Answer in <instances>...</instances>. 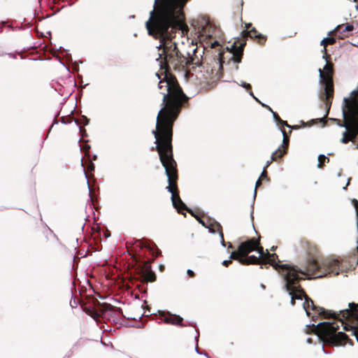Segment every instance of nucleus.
<instances>
[{
    "label": "nucleus",
    "instance_id": "obj_1",
    "mask_svg": "<svg viewBox=\"0 0 358 358\" xmlns=\"http://www.w3.org/2000/svg\"><path fill=\"white\" fill-rule=\"evenodd\" d=\"M315 248H309L306 252V261L299 267L294 264L273 263V268L280 275L282 281V289L287 292L291 297L290 303L294 306L295 300H303V307L306 315L313 321L317 319H332V322H322L317 324H308L306 325L305 332L307 334H315L318 341L322 343V350L326 355L332 353L324 345L331 347L344 346L349 340L348 336L334 320L340 321L344 331H348L346 320L358 318V303H348V308L338 310H327L315 305L309 298L305 290L300 285L303 280H309L313 276L323 278L337 275L340 273L346 272L348 269V263L339 258L322 257L316 252Z\"/></svg>",
    "mask_w": 358,
    "mask_h": 358
},
{
    "label": "nucleus",
    "instance_id": "obj_2",
    "mask_svg": "<svg viewBox=\"0 0 358 358\" xmlns=\"http://www.w3.org/2000/svg\"><path fill=\"white\" fill-rule=\"evenodd\" d=\"M178 55V49H158V96L162 98L158 110V158L167 178L166 189L171 194L173 207L181 213L187 205L179 196L176 197L173 192L178 172L172 145L173 127L182 108L177 92L178 83L171 70L177 65Z\"/></svg>",
    "mask_w": 358,
    "mask_h": 358
},
{
    "label": "nucleus",
    "instance_id": "obj_3",
    "mask_svg": "<svg viewBox=\"0 0 358 358\" xmlns=\"http://www.w3.org/2000/svg\"><path fill=\"white\" fill-rule=\"evenodd\" d=\"M191 0H158V38L163 29L180 26L185 20L184 8Z\"/></svg>",
    "mask_w": 358,
    "mask_h": 358
},
{
    "label": "nucleus",
    "instance_id": "obj_4",
    "mask_svg": "<svg viewBox=\"0 0 358 358\" xmlns=\"http://www.w3.org/2000/svg\"><path fill=\"white\" fill-rule=\"evenodd\" d=\"M137 248L131 258L141 267L145 277L153 282L156 279V274L151 264L157 257L155 243L152 241L143 240Z\"/></svg>",
    "mask_w": 358,
    "mask_h": 358
},
{
    "label": "nucleus",
    "instance_id": "obj_5",
    "mask_svg": "<svg viewBox=\"0 0 358 358\" xmlns=\"http://www.w3.org/2000/svg\"><path fill=\"white\" fill-rule=\"evenodd\" d=\"M93 318L97 323L99 319H102L106 322L119 325L120 327H143L142 324L136 321L131 322L130 324V322L124 318L122 310L120 308L108 303L103 304L102 307L94 314Z\"/></svg>",
    "mask_w": 358,
    "mask_h": 358
},
{
    "label": "nucleus",
    "instance_id": "obj_6",
    "mask_svg": "<svg viewBox=\"0 0 358 358\" xmlns=\"http://www.w3.org/2000/svg\"><path fill=\"white\" fill-rule=\"evenodd\" d=\"M190 25L193 27L197 36L201 39L213 44H219L217 40L212 42L213 38L219 33V30L208 17L199 16L196 19L192 20Z\"/></svg>",
    "mask_w": 358,
    "mask_h": 358
},
{
    "label": "nucleus",
    "instance_id": "obj_7",
    "mask_svg": "<svg viewBox=\"0 0 358 358\" xmlns=\"http://www.w3.org/2000/svg\"><path fill=\"white\" fill-rule=\"evenodd\" d=\"M319 83L320 85V90L318 93V98L322 102L320 103V107H323L324 106L326 113L322 117H319L316 119L311 120V122L317 121L319 122H323V118L328 115L330 110L331 99L333 96V87L330 83V81L325 78L324 75L322 74L321 69H319Z\"/></svg>",
    "mask_w": 358,
    "mask_h": 358
},
{
    "label": "nucleus",
    "instance_id": "obj_8",
    "mask_svg": "<svg viewBox=\"0 0 358 358\" xmlns=\"http://www.w3.org/2000/svg\"><path fill=\"white\" fill-rule=\"evenodd\" d=\"M260 258H262L264 261V264L260 266L261 268H263L264 266L267 268L268 266H271L273 267V263L274 262H279L282 264L275 253H270L268 250H266L265 252L263 250L262 256L259 255V257H257L255 255H238L237 257V261L243 265L255 264H258Z\"/></svg>",
    "mask_w": 358,
    "mask_h": 358
},
{
    "label": "nucleus",
    "instance_id": "obj_9",
    "mask_svg": "<svg viewBox=\"0 0 358 358\" xmlns=\"http://www.w3.org/2000/svg\"><path fill=\"white\" fill-rule=\"evenodd\" d=\"M158 320L180 327H192L195 329L196 334V335H198V333H199V329L196 322L188 321L186 323H182V321L184 320L182 317L180 316L179 315L172 314L169 311L161 310L158 309Z\"/></svg>",
    "mask_w": 358,
    "mask_h": 358
},
{
    "label": "nucleus",
    "instance_id": "obj_10",
    "mask_svg": "<svg viewBox=\"0 0 358 358\" xmlns=\"http://www.w3.org/2000/svg\"><path fill=\"white\" fill-rule=\"evenodd\" d=\"M253 251H257L260 256H262L263 247L255 238H246L245 240L239 242L236 253L238 257L248 255Z\"/></svg>",
    "mask_w": 358,
    "mask_h": 358
},
{
    "label": "nucleus",
    "instance_id": "obj_11",
    "mask_svg": "<svg viewBox=\"0 0 358 358\" xmlns=\"http://www.w3.org/2000/svg\"><path fill=\"white\" fill-rule=\"evenodd\" d=\"M245 45V42H241L238 46L235 43L231 45V50L229 52L230 57L226 64L230 69L234 68L235 71H238V64L241 62Z\"/></svg>",
    "mask_w": 358,
    "mask_h": 358
},
{
    "label": "nucleus",
    "instance_id": "obj_12",
    "mask_svg": "<svg viewBox=\"0 0 358 358\" xmlns=\"http://www.w3.org/2000/svg\"><path fill=\"white\" fill-rule=\"evenodd\" d=\"M157 3L158 1L154 0L152 10L150 12V17L145 23L148 34L155 40H157Z\"/></svg>",
    "mask_w": 358,
    "mask_h": 358
},
{
    "label": "nucleus",
    "instance_id": "obj_13",
    "mask_svg": "<svg viewBox=\"0 0 358 358\" xmlns=\"http://www.w3.org/2000/svg\"><path fill=\"white\" fill-rule=\"evenodd\" d=\"M157 3L158 1L154 0L152 10L150 12V17L145 23L148 34L155 40H157Z\"/></svg>",
    "mask_w": 358,
    "mask_h": 358
},
{
    "label": "nucleus",
    "instance_id": "obj_14",
    "mask_svg": "<svg viewBox=\"0 0 358 358\" xmlns=\"http://www.w3.org/2000/svg\"><path fill=\"white\" fill-rule=\"evenodd\" d=\"M102 234L103 236H105L106 238L110 236V232H101V231H93V234H92V241L89 243V250H91L92 252H98L101 250L102 249V245H101V238H102Z\"/></svg>",
    "mask_w": 358,
    "mask_h": 358
},
{
    "label": "nucleus",
    "instance_id": "obj_15",
    "mask_svg": "<svg viewBox=\"0 0 358 358\" xmlns=\"http://www.w3.org/2000/svg\"><path fill=\"white\" fill-rule=\"evenodd\" d=\"M206 219H207V222H205V220L201 217H200L199 218H197V221L203 227H205L206 229H208L209 233L215 234H216L215 229H221L222 228V225L220 224V223L218 222L214 218L207 215Z\"/></svg>",
    "mask_w": 358,
    "mask_h": 358
},
{
    "label": "nucleus",
    "instance_id": "obj_16",
    "mask_svg": "<svg viewBox=\"0 0 358 358\" xmlns=\"http://www.w3.org/2000/svg\"><path fill=\"white\" fill-rule=\"evenodd\" d=\"M245 27L247 29L251 27V29L248 31L249 37L255 39L257 42L260 45L265 43L267 39L266 36L258 32L255 27H252V23H245Z\"/></svg>",
    "mask_w": 358,
    "mask_h": 358
},
{
    "label": "nucleus",
    "instance_id": "obj_17",
    "mask_svg": "<svg viewBox=\"0 0 358 358\" xmlns=\"http://www.w3.org/2000/svg\"><path fill=\"white\" fill-rule=\"evenodd\" d=\"M354 30L355 27L352 24L346 23L337 25L333 31H335L336 34H341L344 32H352Z\"/></svg>",
    "mask_w": 358,
    "mask_h": 358
},
{
    "label": "nucleus",
    "instance_id": "obj_18",
    "mask_svg": "<svg viewBox=\"0 0 358 358\" xmlns=\"http://www.w3.org/2000/svg\"><path fill=\"white\" fill-rule=\"evenodd\" d=\"M280 131L283 136V140L282 144L278 147L280 148V150L277 153V155H275V157H277V162L279 159H281L283 157V156L285 155L288 152L287 146L282 148L283 145L285 144L286 143L285 130L283 129H280Z\"/></svg>",
    "mask_w": 358,
    "mask_h": 358
},
{
    "label": "nucleus",
    "instance_id": "obj_19",
    "mask_svg": "<svg viewBox=\"0 0 358 358\" xmlns=\"http://www.w3.org/2000/svg\"><path fill=\"white\" fill-rule=\"evenodd\" d=\"M273 118L275 124L278 127H287L292 129H298V125L290 126L287 124V121L282 120L276 112H273Z\"/></svg>",
    "mask_w": 358,
    "mask_h": 358
},
{
    "label": "nucleus",
    "instance_id": "obj_20",
    "mask_svg": "<svg viewBox=\"0 0 358 358\" xmlns=\"http://www.w3.org/2000/svg\"><path fill=\"white\" fill-rule=\"evenodd\" d=\"M260 185H261V181H260V179L259 178L255 183V188L254 189V193H253V200H252V203L251 204L250 218H251V220L252 222H253V220H254V215H254V205H255V199L257 196V187ZM252 225L254 226L253 223H252Z\"/></svg>",
    "mask_w": 358,
    "mask_h": 358
},
{
    "label": "nucleus",
    "instance_id": "obj_21",
    "mask_svg": "<svg viewBox=\"0 0 358 358\" xmlns=\"http://www.w3.org/2000/svg\"><path fill=\"white\" fill-rule=\"evenodd\" d=\"M318 163L317 167L318 169H322L324 167V164L329 162V158L328 156H326L323 154H320L317 157Z\"/></svg>",
    "mask_w": 358,
    "mask_h": 358
},
{
    "label": "nucleus",
    "instance_id": "obj_22",
    "mask_svg": "<svg viewBox=\"0 0 358 358\" xmlns=\"http://www.w3.org/2000/svg\"><path fill=\"white\" fill-rule=\"evenodd\" d=\"M32 26L31 21H28L26 18H24L23 22H22V25L20 26H15L13 31H20L23 30L27 28H29Z\"/></svg>",
    "mask_w": 358,
    "mask_h": 358
},
{
    "label": "nucleus",
    "instance_id": "obj_23",
    "mask_svg": "<svg viewBox=\"0 0 358 358\" xmlns=\"http://www.w3.org/2000/svg\"><path fill=\"white\" fill-rule=\"evenodd\" d=\"M90 121V119L84 115H81L78 120H74L75 124L78 127H80L79 124H83L84 126H87L89 124Z\"/></svg>",
    "mask_w": 358,
    "mask_h": 358
},
{
    "label": "nucleus",
    "instance_id": "obj_24",
    "mask_svg": "<svg viewBox=\"0 0 358 358\" xmlns=\"http://www.w3.org/2000/svg\"><path fill=\"white\" fill-rule=\"evenodd\" d=\"M185 210H187L196 220H197V218H199L200 217H201L199 213L195 212L194 210L188 208L187 206V208H185L184 209H181L180 210L181 213H179L186 216V213L185 212Z\"/></svg>",
    "mask_w": 358,
    "mask_h": 358
},
{
    "label": "nucleus",
    "instance_id": "obj_25",
    "mask_svg": "<svg viewBox=\"0 0 358 358\" xmlns=\"http://www.w3.org/2000/svg\"><path fill=\"white\" fill-rule=\"evenodd\" d=\"M83 171H84L85 178L87 180V187H88V190H89V199H88L87 202L90 203V206L92 210H93L92 206L94 204H93V199H92V191H91L87 174L85 170Z\"/></svg>",
    "mask_w": 358,
    "mask_h": 358
},
{
    "label": "nucleus",
    "instance_id": "obj_26",
    "mask_svg": "<svg viewBox=\"0 0 358 358\" xmlns=\"http://www.w3.org/2000/svg\"><path fill=\"white\" fill-rule=\"evenodd\" d=\"M280 150V148H278L276 150H275L271 157V159L268 160L266 162L265 166H264V171H266L267 168L273 162H277V157H275V155Z\"/></svg>",
    "mask_w": 358,
    "mask_h": 358
},
{
    "label": "nucleus",
    "instance_id": "obj_27",
    "mask_svg": "<svg viewBox=\"0 0 358 358\" xmlns=\"http://www.w3.org/2000/svg\"><path fill=\"white\" fill-rule=\"evenodd\" d=\"M222 227L221 229H216V233L218 232L219 236L220 237L221 245L222 247L225 248L226 245H229V247H228L229 248H232V244L231 243H229H229H226L224 241V235H223V233L222 231Z\"/></svg>",
    "mask_w": 358,
    "mask_h": 358
},
{
    "label": "nucleus",
    "instance_id": "obj_28",
    "mask_svg": "<svg viewBox=\"0 0 358 358\" xmlns=\"http://www.w3.org/2000/svg\"><path fill=\"white\" fill-rule=\"evenodd\" d=\"M334 31H330L328 34V36H329V34L333 32ZM336 42V39L334 38V37H330V36H327V37H325L321 41H320V45L322 46H325L327 43H329L331 44H333Z\"/></svg>",
    "mask_w": 358,
    "mask_h": 358
},
{
    "label": "nucleus",
    "instance_id": "obj_29",
    "mask_svg": "<svg viewBox=\"0 0 358 358\" xmlns=\"http://www.w3.org/2000/svg\"><path fill=\"white\" fill-rule=\"evenodd\" d=\"M330 56H327L326 55H324L322 56V59L325 60L326 62V64L323 67V70L325 71V73H330L331 71H332V67L331 65L329 64V59H328V57H329Z\"/></svg>",
    "mask_w": 358,
    "mask_h": 358
},
{
    "label": "nucleus",
    "instance_id": "obj_30",
    "mask_svg": "<svg viewBox=\"0 0 358 358\" xmlns=\"http://www.w3.org/2000/svg\"><path fill=\"white\" fill-rule=\"evenodd\" d=\"M232 259L237 260V255H236V252H234V251L231 253L229 259H225V260L222 261V265L225 266V267L229 266L230 265V264L231 263V259Z\"/></svg>",
    "mask_w": 358,
    "mask_h": 358
},
{
    "label": "nucleus",
    "instance_id": "obj_31",
    "mask_svg": "<svg viewBox=\"0 0 358 358\" xmlns=\"http://www.w3.org/2000/svg\"><path fill=\"white\" fill-rule=\"evenodd\" d=\"M52 85L55 90L57 91L61 96L65 95L63 92L64 87L61 84L56 83H52Z\"/></svg>",
    "mask_w": 358,
    "mask_h": 358
},
{
    "label": "nucleus",
    "instance_id": "obj_32",
    "mask_svg": "<svg viewBox=\"0 0 358 358\" xmlns=\"http://www.w3.org/2000/svg\"><path fill=\"white\" fill-rule=\"evenodd\" d=\"M236 83L237 85H238L239 86L244 88L245 90V91H248L250 89H252V85L250 83H246L245 81L241 80L239 83L238 82H236Z\"/></svg>",
    "mask_w": 358,
    "mask_h": 358
},
{
    "label": "nucleus",
    "instance_id": "obj_33",
    "mask_svg": "<svg viewBox=\"0 0 358 358\" xmlns=\"http://www.w3.org/2000/svg\"><path fill=\"white\" fill-rule=\"evenodd\" d=\"M152 134H153L155 139V141L154 142V144L155 145V146H152L150 148V150L154 151V150H157V125L155 126V129L152 131Z\"/></svg>",
    "mask_w": 358,
    "mask_h": 358
},
{
    "label": "nucleus",
    "instance_id": "obj_34",
    "mask_svg": "<svg viewBox=\"0 0 358 358\" xmlns=\"http://www.w3.org/2000/svg\"><path fill=\"white\" fill-rule=\"evenodd\" d=\"M14 22H15V20H12L10 23H9L8 21H2L1 22V24L8 27L10 29L13 31V29H14L15 27V26L13 25V23Z\"/></svg>",
    "mask_w": 358,
    "mask_h": 358
},
{
    "label": "nucleus",
    "instance_id": "obj_35",
    "mask_svg": "<svg viewBox=\"0 0 358 358\" xmlns=\"http://www.w3.org/2000/svg\"><path fill=\"white\" fill-rule=\"evenodd\" d=\"M62 49L63 51H64V57L66 59H72V57H71V55L69 52V51L64 48H63L62 47H59V50H61Z\"/></svg>",
    "mask_w": 358,
    "mask_h": 358
},
{
    "label": "nucleus",
    "instance_id": "obj_36",
    "mask_svg": "<svg viewBox=\"0 0 358 358\" xmlns=\"http://www.w3.org/2000/svg\"><path fill=\"white\" fill-rule=\"evenodd\" d=\"M60 122L64 124H70L71 122V120H70L69 117H65V116H62L61 118H60Z\"/></svg>",
    "mask_w": 358,
    "mask_h": 358
},
{
    "label": "nucleus",
    "instance_id": "obj_37",
    "mask_svg": "<svg viewBox=\"0 0 358 358\" xmlns=\"http://www.w3.org/2000/svg\"><path fill=\"white\" fill-rule=\"evenodd\" d=\"M346 133H347V131H343V137L341 139V142L344 144H346L349 142V138L346 137Z\"/></svg>",
    "mask_w": 358,
    "mask_h": 358
},
{
    "label": "nucleus",
    "instance_id": "obj_38",
    "mask_svg": "<svg viewBox=\"0 0 358 358\" xmlns=\"http://www.w3.org/2000/svg\"><path fill=\"white\" fill-rule=\"evenodd\" d=\"M249 94V95L256 101V102H259V99L255 96V95L254 94V93L252 92V89H250L249 90L247 91Z\"/></svg>",
    "mask_w": 358,
    "mask_h": 358
},
{
    "label": "nucleus",
    "instance_id": "obj_39",
    "mask_svg": "<svg viewBox=\"0 0 358 358\" xmlns=\"http://www.w3.org/2000/svg\"><path fill=\"white\" fill-rule=\"evenodd\" d=\"M59 115V112L57 113L56 116L53 118L52 120V124L50 125V128H49V131L52 129V128L53 127V126L55 124H58V120H57V117Z\"/></svg>",
    "mask_w": 358,
    "mask_h": 358
},
{
    "label": "nucleus",
    "instance_id": "obj_40",
    "mask_svg": "<svg viewBox=\"0 0 358 358\" xmlns=\"http://www.w3.org/2000/svg\"><path fill=\"white\" fill-rule=\"evenodd\" d=\"M91 148L90 145L89 144H86L83 147L80 145V150L82 151L83 150H85L87 152H90V149Z\"/></svg>",
    "mask_w": 358,
    "mask_h": 358
},
{
    "label": "nucleus",
    "instance_id": "obj_41",
    "mask_svg": "<svg viewBox=\"0 0 358 358\" xmlns=\"http://www.w3.org/2000/svg\"><path fill=\"white\" fill-rule=\"evenodd\" d=\"M88 169L91 171H94V169H95V164H94L93 162H90L89 163V166H88Z\"/></svg>",
    "mask_w": 358,
    "mask_h": 358
},
{
    "label": "nucleus",
    "instance_id": "obj_42",
    "mask_svg": "<svg viewBox=\"0 0 358 358\" xmlns=\"http://www.w3.org/2000/svg\"><path fill=\"white\" fill-rule=\"evenodd\" d=\"M187 274L191 278H193L195 275L194 272L192 269H187Z\"/></svg>",
    "mask_w": 358,
    "mask_h": 358
},
{
    "label": "nucleus",
    "instance_id": "obj_43",
    "mask_svg": "<svg viewBox=\"0 0 358 358\" xmlns=\"http://www.w3.org/2000/svg\"><path fill=\"white\" fill-rule=\"evenodd\" d=\"M79 131L82 133V137H85L87 136V131L85 129L83 130L80 127H78Z\"/></svg>",
    "mask_w": 358,
    "mask_h": 358
},
{
    "label": "nucleus",
    "instance_id": "obj_44",
    "mask_svg": "<svg viewBox=\"0 0 358 358\" xmlns=\"http://www.w3.org/2000/svg\"><path fill=\"white\" fill-rule=\"evenodd\" d=\"M70 305H71V308H74L77 307L78 303H77V302L76 301V299H73V302H72V300H71V301H70Z\"/></svg>",
    "mask_w": 358,
    "mask_h": 358
},
{
    "label": "nucleus",
    "instance_id": "obj_45",
    "mask_svg": "<svg viewBox=\"0 0 358 358\" xmlns=\"http://www.w3.org/2000/svg\"><path fill=\"white\" fill-rule=\"evenodd\" d=\"M194 350H195V352H196L198 355H202V354H203V351H201V350H199V345L197 346V345H195Z\"/></svg>",
    "mask_w": 358,
    "mask_h": 358
},
{
    "label": "nucleus",
    "instance_id": "obj_46",
    "mask_svg": "<svg viewBox=\"0 0 358 358\" xmlns=\"http://www.w3.org/2000/svg\"><path fill=\"white\" fill-rule=\"evenodd\" d=\"M158 270L160 272H163L165 270V266L164 264H158Z\"/></svg>",
    "mask_w": 358,
    "mask_h": 358
},
{
    "label": "nucleus",
    "instance_id": "obj_47",
    "mask_svg": "<svg viewBox=\"0 0 358 358\" xmlns=\"http://www.w3.org/2000/svg\"><path fill=\"white\" fill-rule=\"evenodd\" d=\"M199 336H200V334L199 333H198V335H196L194 336V341L196 343V345H197V346L199 345Z\"/></svg>",
    "mask_w": 358,
    "mask_h": 358
},
{
    "label": "nucleus",
    "instance_id": "obj_48",
    "mask_svg": "<svg viewBox=\"0 0 358 358\" xmlns=\"http://www.w3.org/2000/svg\"><path fill=\"white\" fill-rule=\"evenodd\" d=\"M227 59V57H224L223 59L220 60L219 62V64H220V69H222L223 68V64H225V59Z\"/></svg>",
    "mask_w": 358,
    "mask_h": 358
},
{
    "label": "nucleus",
    "instance_id": "obj_49",
    "mask_svg": "<svg viewBox=\"0 0 358 358\" xmlns=\"http://www.w3.org/2000/svg\"><path fill=\"white\" fill-rule=\"evenodd\" d=\"M337 124H338V126H339L340 127H344V128H345V129H346V130H347V129H348V125H347L346 124H345V123H338H338H337Z\"/></svg>",
    "mask_w": 358,
    "mask_h": 358
},
{
    "label": "nucleus",
    "instance_id": "obj_50",
    "mask_svg": "<svg viewBox=\"0 0 358 358\" xmlns=\"http://www.w3.org/2000/svg\"><path fill=\"white\" fill-rule=\"evenodd\" d=\"M7 55H8L9 56V57H10V58L16 59V55H15V53L10 52V53H8Z\"/></svg>",
    "mask_w": 358,
    "mask_h": 358
},
{
    "label": "nucleus",
    "instance_id": "obj_51",
    "mask_svg": "<svg viewBox=\"0 0 358 358\" xmlns=\"http://www.w3.org/2000/svg\"><path fill=\"white\" fill-rule=\"evenodd\" d=\"M350 180H351V178H349L348 179V181H347V184H346V185H345V187H343V189L344 190H346V189H347V187L349 185Z\"/></svg>",
    "mask_w": 358,
    "mask_h": 358
},
{
    "label": "nucleus",
    "instance_id": "obj_52",
    "mask_svg": "<svg viewBox=\"0 0 358 358\" xmlns=\"http://www.w3.org/2000/svg\"><path fill=\"white\" fill-rule=\"evenodd\" d=\"M73 353V350H71L67 355H66L63 358H69L70 357V356L72 355Z\"/></svg>",
    "mask_w": 358,
    "mask_h": 358
},
{
    "label": "nucleus",
    "instance_id": "obj_53",
    "mask_svg": "<svg viewBox=\"0 0 358 358\" xmlns=\"http://www.w3.org/2000/svg\"><path fill=\"white\" fill-rule=\"evenodd\" d=\"M306 342H307V343H308V344H312V343H313V338H308L306 339Z\"/></svg>",
    "mask_w": 358,
    "mask_h": 358
},
{
    "label": "nucleus",
    "instance_id": "obj_54",
    "mask_svg": "<svg viewBox=\"0 0 358 358\" xmlns=\"http://www.w3.org/2000/svg\"><path fill=\"white\" fill-rule=\"evenodd\" d=\"M352 334H353L354 336H355V337H356V338H357V342H358V336H357V334H356V330H355V329H353V330H352Z\"/></svg>",
    "mask_w": 358,
    "mask_h": 358
},
{
    "label": "nucleus",
    "instance_id": "obj_55",
    "mask_svg": "<svg viewBox=\"0 0 358 358\" xmlns=\"http://www.w3.org/2000/svg\"><path fill=\"white\" fill-rule=\"evenodd\" d=\"M96 159H97V155H93L92 156V162L95 161Z\"/></svg>",
    "mask_w": 358,
    "mask_h": 358
},
{
    "label": "nucleus",
    "instance_id": "obj_56",
    "mask_svg": "<svg viewBox=\"0 0 358 358\" xmlns=\"http://www.w3.org/2000/svg\"><path fill=\"white\" fill-rule=\"evenodd\" d=\"M265 108L267 109L268 111H270L272 114H273V112H274L268 105L267 106V108Z\"/></svg>",
    "mask_w": 358,
    "mask_h": 358
},
{
    "label": "nucleus",
    "instance_id": "obj_57",
    "mask_svg": "<svg viewBox=\"0 0 358 358\" xmlns=\"http://www.w3.org/2000/svg\"><path fill=\"white\" fill-rule=\"evenodd\" d=\"M202 355H204L207 358H211L208 353H206V352H203V354Z\"/></svg>",
    "mask_w": 358,
    "mask_h": 358
},
{
    "label": "nucleus",
    "instance_id": "obj_58",
    "mask_svg": "<svg viewBox=\"0 0 358 358\" xmlns=\"http://www.w3.org/2000/svg\"><path fill=\"white\" fill-rule=\"evenodd\" d=\"M202 355H204L207 358H211L208 353H206V352H203V354Z\"/></svg>",
    "mask_w": 358,
    "mask_h": 358
},
{
    "label": "nucleus",
    "instance_id": "obj_59",
    "mask_svg": "<svg viewBox=\"0 0 358 358\" xmlns=\"http://www.w3.org/2000/svg\"><path fill=\"white\" fill-rule=\"evenodd\" d=\"M59 62H60V63H61L64 66H65V68H66V69L69 71V67H68V66H67L64 63H63V62H61V61H59Z\"/></svg>",
    "mask_w": 358,
    "mask_h": 358
},
{
    "label": "nucleus",
    "instance_id": "obj_60",
    "mask_svg": "<svg viewBox=\"0 0 358 358\" xmlns=\"http://www.w3.org/2000/svg\"><path fill=\"white\" fill-rule=\"evenodd\" d=\"M48 229H49L50 232L53 234L54 237L57 238V236L54 234L53 231L52 229H50L49 227H48Z\"/></svg>",
    "mask_w": 358,
    "mask_h": 358
},
{
    "label": "nucleus",
    "instance_id": "obj_61",
    "mask_svg": "<svg viewBox=\"0 0 358 358\" xmlns=\"http://www.w3.org/2000/svg\"><path fill=\"white\" fill-rule=\"evenodd\" d=\"M104 331H111V327H110L108 325H107V328L104 329Z\"/></svg>",
    "mask_w": 358,
    "mask_h": 358
},
{
    "label": "nucleus",
    "instance_id": "obj_62",
    "mask_svg": "<svg viewBox=\"0 0 358 358\" xmlns=\"http://www.w3.org/2000/svg\"><path fill=\"white\" fill-rule=\"evenodd\" d=\"M276 248H277V246H274L273 245V246L271 247V251H275L276 250Z\"/></svg>",
    "mask_w": 358,
    "mask_h": 358
},
{
    "label": "nucleus",
    "instance_id": "obj_63",
    "mask_svg": "<svg viewBox=\"0 0 358 358\" xmlns=\"http://www.w3.org/2000/svg\"><path fill=\"white\" fill-rule=\"evenodd\" d=\"M353 1L357 3V4L355 6V8L358 10V0H353Z\"/></svg>",
    "mask_w": 358,
    "mask_h": 358
},
{
    "label": "nucleus",
    "instance_id": "obj_64",
    "mask_svg": "<svg viewBox=\"0 0 358 358\" xmlns=\"http://www.w3.org/2000/svg\"><path fill=\"white\" fill-rule=\"evenodd\" d=\"M260 287H261V288H262V289H266V286H265L264 284H262V283L260 285Z\"/></svg>",
    "mask_w": 358,
    "mask_h": 358
}]
</instances>
